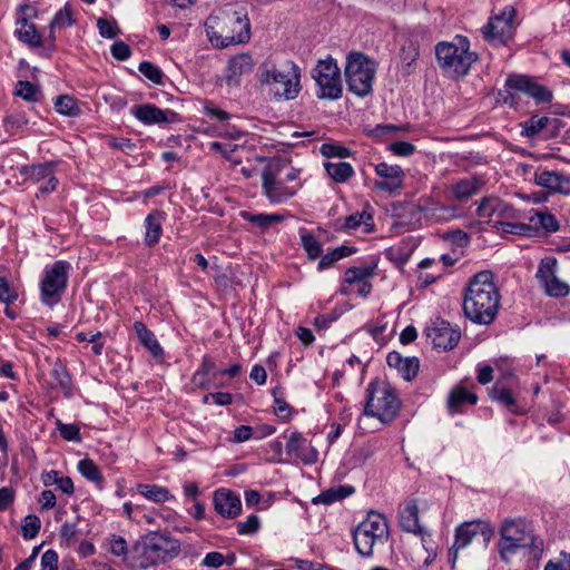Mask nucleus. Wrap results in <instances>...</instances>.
<instances>
[{
  "instance_id": "5",
  "label": "nucleus",
  "mask_w": 570,
  "mask_h": 570,
  "mask_svg": "<svg viewBox=\"0 0 570 570\" xmlns=\"http://www.w3.org/2000/svg\"><path fill=\"white\" fill-rule=\"evenodd\" d=\"M301 70L293 61L279 65L266 62L261 67L259 82L263 91L276 100L295 99L301 91Z\"/></svg>"
},
{
  "instance_id": "38",
  "label": "nucleus",
  "mask_w": 570,
  "mask_h": 570,
  "mask_svg": "<svg viewBox=\"0 0 570 570\" xmlns=\"http://www.w3.org/2000/svg\"><path fill=\"white\" fill-rule=\"evenodd\" d=\"M299 238L301 244L305 252L307 253V256L311 259H316L321 257L323 253V246L320 240L316 239V237L307 229L301 228L299 229Z\"/></svg>"
},
{
  "instance_id": "39",
  "label": "nucleus",
  "mask_w": 570,
  "mask_h": 570,
  "mask_svg": "<svg viewBox=\"0 0 570 570\" xmlns=\"http://www.w3.org/2000/svg\"><path fill=\"white\" fill-rule=\"evenodd\" d=\"M531 225L541 227L546 232L553 233L559 229V222L554 215L549 212L538 210L529 218Z\"/></svg>"
},
{
  "instance_id": "36",
  "label": "nucleus",
  "mask_w": 570,
  "mask_h": 570,
  "mask_svg": "<svg viewBox=\"0 0 570 570\" xmlns=\"http://www.w3.org/2000/svg\"><path fill=\"white\" fill-rule=\"evenodd\" d=\"M45 487L57 485L63 493L71 495L75 492L73 482L69 476H62L59 471L51 470L41 474Z\"/></svg>"
},
{
  "instance_id": "45",
  "label": "nucleus",
  "mask_w": 570,
  "mask_h": 570,
  "mask_svg": "<svg viewBox=\"0 0 570 570\" xmlns=\"http://www.w3.org/2000/svg\"><path fill=\"white\" fill-rule=\"evenodd\" d=\"M78 471L88 481L99 483L102 481V474L98 465L91 459H82L78 462Z\"/></svg>"
},
{
  "instance_id": "19",
  "label": "nucleus",
  "mask_w": 570,
  "mask_h": 570,
  "mask_svg": "<svg viewBox=\"0 0 570 570\" xmlns=\"http://www.w3.org/2000/svg\"><path fill=\"white\" fill-rule=\"evenodd\" d=\"M533 181L550 194L570 196V175L568 174L557 170H538L534 173Z\"/></svg>"
},
{
  "instance_id": "63",
  "label": "nucleus",
  "mask_w": 570,
  "mask_h": 570,
  "mask_svg": "<svg viewBox=\"0 0 570 570\" xmlns=\"http://www.w3.org/2000/svg\"><path fill=\"white\" fill-rule=\"evenodd\" d=\"M543 570H570V553L562 552L558 560H550Z\"/></svg>"
},
{
  "instance_id": "6",
  "label": "nucleus",
  "mask_w": 570,
  "mask_h": 570,
  "mask_svg": "<svg viewBox=\"0 0 570 570\" xmlns=\"http://www.w3.org/2000/svg\"><path fill=\"white\" fill-rule=\"evenodd\" d=\"M470 47V40L462 35H456L451 41H441L435 46L436 62L444 75L459 79L469 73L479 58Z\"/></svg>"
},
{
  "instance_id": "43",
  "label": "nucleus",
  "mask_w": 570,
  "mask_h": 570,
  "mask_svg": "<svg viewBox=\"0 0 570 570\" xmlns=\"http://www.w3.org/2000/svg\"><path fill=\"white\" fill-rule=\"evenodd\" d=\"M55 108L57 112L68 117H76L80 114L77 100L68 95L57 97Z\"/></svg>"
},
{
  "instance_id": "8",
  "label": "nucleus",
  "mask_w": 570,
  "mask_h": 570,
  "mask_svg": "<svg viewBox=\"0 0 570 570\" xmlns=\"http://www.w3.org/2000/svg\"><path fill=\"white\" fill-rule=\"evenodd\" d=\"M400 410V400L394 389L384 381H373L367 386L364 407L366 416L377 417L382 423H390Z\"/></svg>"
},
{
  "instance_id": "7",
  "label": "nucleus",
  "mask_w": 570,
  "mask_h": 570,
  "mask_svg": "<svg viewBox=\"0 0 570 570\" xmlns=\"http://www.w3.org/2000/svg\"><path fill=\"white\" fill-rule=\"evenodd\" d=\"M279 161L268 164L262 171V193L272 204H283L296 195L302 184L299 170L289 168L283 176Z\"/></svg>"
},
{
  "instance_id": "17",
  "label": "nucleus",
  "mask_w": 570,
  "mask_h": 570,
  "mask_svg": "<svg viewBox=\"0 0 570 570\" xmlns=\"http://www.w3.org/2000/svg\"><path fill=\"white\" fill-rule=\"evenodd\" d=\"M505 87L528 95L537 104H549L553 98L550 89L533 81L528 76H510L505 80Z\"/></svg>"
},
{
  "instance_id": "14",
  "label": "nucleus",
  "mask_w": 570,
  "mask_h": 570,
  "mask_svg": "<svg viewBox=\"0 0 570 570\" xmlns=\"http://www.w3.org/2000/svg\"><path fill=\"white\" fill-rule=\"evenodd\" d=\"M493 535V528L488 521L473 520L463 522L455 529L454 542L449 550V561L454 566L459 551L466 548L476 537H481L487 546Z\"/></svg>"
},
{
  "instance_id": "30",
  "label": "nucleus",
  "mask_w": 570,
  "mask_h": 570,
  "mask_svg": "<svg viewBox=\"0 0 570 570\" xmlns=\"http://www.w3.org/2000/svg\"><path fill=\"white\" fill-rule=\"evenodd\" d=\"M134 330L140 343L151 353L153 356L159 357L164 354V350L158 343L155 334L140 321L134 323Z\"/></svg>"
},
{
  "instance_id": "60",
  "label": "nucleus",
  "mask_w": 570,
  "mask_h": 570,
  "mask_svg": "<svg viewBox=\"0 0 570 570\" xmlns=\"http://www.w3.org/2000/svg\"><path fill=\"white\" fill-rule=\"evenodd\" d=\"M259 519L256 514H250L244 522L238 523L239 534H253L259 529Z\"/></svg>"
},
{
  "instance_id": "55",
  "label": "nucleus",
  "mask_w": 570,
  "mask_h": 570,
  "mask_svg": "<svg viewBox=\"0 0 570 570\" xmlns=\"http://www.w3.org/2000/svg\"><path fill=\"white\" fill-rule=\"evenodd\" d=\"M97 27L99 29V35L107 39H114L120 33V30H119L116 21H110V20L100 18L97 22Z\"/></svg>"
},
{
  "instance_id": "49",
  "label": "nucleus",
  "mask_w": 570,
  "mask_h": 570,
  "mask_svg": "<svg viewBox=\"0 0 570 570\" xmlns=\"http://www.w3.org/2000/svg\"><path fill=\"white\" fill-rule=\"evenodd\" d=\"M29 120L22 111H14L4 118L6 130L10 134L26 127Z\"/></svg>"
},
{
  "instance_id": "42",
  "label": "nucleus",
  "mask_w": 570,
  "mask_h": 570,
  "mask_svg": "<svg viewBox=\"0 0 570 570\" xmlns=\"http://www.w3.org/2000/svg\"><path fill=\"white\" fill-rule=\"evenodd\" d=\"M352 493V488L347 489L346 487H337V488H331L324 492H322L320 495L315 497L312 502L314 504H331L335 501H338L341 499H344L348 494Z\"/></svg>"
},
{
  "instance_id": "23",
  "label": "nucleus",
  "mask_w": 570,
  "mask_h": 570,
  "mask_svg": "<svg viewBox=\"0 0 570 570\" xmlns=\"http://www.w3.org/2000/svg\"><path fill=\"white\" fill-rule=\"evenodd\" d=\"M214 507L224 518H236L242 510L240 500L232 491L219 489L214 493Z\"/></svg>"
},
{
  "instance_id": "62",
  "label": "nucleus",
  "mask_w": 570,
  "mask_h": 570,
  "mask_svg": "<svg viewBox=\"0 0 570 570\" xmlns=\"http://www.w3.org/2000/svg\"><path fill=\"white\" fill-rule=\"evenodd\" d=\"M41 570H58V553L49 549L41 556Z\"/></svg>"
},
{
  "instance_id": "46",
  "label": "nucleus",
  "mask_w": 570,
  "mask_h": 570,
  "mask_svg": "<svg viewBox=\"0 0 570 570\" xmlns=\"http://www.w3.org/2000/svg\"><path fill=\"white\" fill-rule=\"evenodd\" d=\"M73 23L71 7L69 3H66L63 8L56 12L49 27L50 29H63L71 27Z\"/></svg>"
},
{
  "instance_id": "61",
  "label": "nucleus",
  "mask_w": 570,
  "mask_h": 570,
  "mask_svg": "<svg viewBox=\"0 0 570 570\" xmlns=\"http://www.w3.org/2000/svg\"><path fill=\"white\" fill-rule=\"evenodd\" d=\"M110 52L115 59L125 61L130 57L131 49L126 42L119 40L111 45Z\"/></svg>"
},
{
  "instance_id": "13",
  "label": "nucleus",
  "mask_w": 570,
  "mask_h": 570,
  "mask_svg": "<svg viewBox=\"0 0 570 570\" xmlns=\"http://www.w3.org/2000/svg\"><path fill=\"white\" fill-rule=\"evenodd\" d=\"M515 13L513 7L507 6L500 14L490 17L481 29L484 40L492 46L507 45L513 37Z\"/></svg>"
},
{
  "instance_id": "52",
  "label": "nucleus",
  "mask_w": 570,
  "mask_h": 570,
  "mask_svg": "<svg viewBox=\"0 0 570 570\" xmlns=\"http://www.w3.org/2000/svg\"><path fill=\"white\" fill-rule=\"evenodd\" d=\"M110 552L114 556L122 557L130 562V551H128L127 542L119 535H112L109 541Z\"/></svg>"
},
{
  "instance_id": "29",
  "label": "nucleus",
  "mask_w": 570,
  "mask_h": 570,
  "mask_svg": "<svg viewBox=\"0 0 570 570\" xmlns=\"http://www.w3.org/2000/svg\"><path fill=\"white\" fill-rule=\"evenodd\" d=\"M163 222L164 214L161 212L155 210L147 215L145 219V242L147 246L151 247L159 242L163 234Z\"/></svg>"
},
{
  "instance_id": "2",
  "label": "nucleus",
  "mask_w": 570,
  "mask_h": 570,
  "mask_svg": "<svg viewBox=\"0 0 570 570\" xmlns=\"http://www.w3.org/2000/svg\"><path fill=\"white\" fill-rule=\"evenodd\" d=\"M498 550L504 562L521 550L528 552L529 558L539 560L543 552V542L534 535L531 523L524 519H507L500 527Z\"/></svg>"
},
{
  "instance_id": "31",
  "label": "nucleus",
  "mask_w": 570,
  "mask_h": 570,
  "mask_svg": "<svg viewBox=\"0 0 570 570\" xmlns=\"http://www.w3.org/2000/svg\"><path fill=\"white\" fill-rule=\"evenodd\" d=\"M50 377L53 386L59 387L65 397L70 399L72 396V381L65 365L60 362H56L50 371Z\"/></svg>"
},
{
  "instance_id": "54",
  "label": "nucleus",
  "mask_w": 570,
  "mask_h": 570,
  "mask_svg": "<svg viewBox=\"0 0 570 570\" xmlns=\"http://www.w3.org/2000/svg\"><path fill=\"white\" fill-rule=\"evenodd\" d=\"M57 429L60 433V435L67 440V441H75L80 442L81 435H80V429L76 424H66L61 421L57 422Z\"/></svg>"
},
{
  "instance_id": "20",
  "label": "nucleus",
  "mask_w": 570,
  "mask_h": 570,
  "mask_svg": "<svg viewBox=\"0 0 570 570\" xmlns=\"http://www.w3.org/2000/svg\"><path fill=\"white\" fill-rule=\"evenodd\" d=\"M375 173L382 178L376 180L374 187L379 190L393 193L403 186L405 174L397 165H389L387 163H379L375 165Z\"/></svg>"
},
{
  "instance_id": "59",
  "label": "nucleus",
  "mask_w": 570,
  "mask_h": 570,
  "mask_svg": "<svg viewBox=\"0 0 570 570\" xmlns=\"http://www.w3.org/2000/svg\"><path fill=\"white\" fill-rule=\"evenodd\" d=\"M321 153L323 156L328 157V158H334V157L345 158V157H348L351 154L350 149H347L343 146L333 145V144L322 145Z\"/></svg>"
},
{
  "instance_id": "35",
  "label": "nucleus",
  "mask_w": 570,
  "mask_h": 570,
  "mask_svg": "<svg viewBox=\"0 0 570 570\" xmlns=\"http://www.w3.org/2000/svg\"><path fill=\"white\" fill-rule=\"evenodd\" d=\"M137 491L140 495L155 503H164L174 499V495L166 487L158 484H138Z\"/></svg>"
},
{
  "instance_id": "57",
  "label": "nucleus",
  "mask_w": 570,
  "mask_h": 570,
  "mask_svg": "<svg viewBox=\"0 0 570 570\" xmlns=\"http://www.w3.org/2000/svg\"><path fill=\"white\" fill-rule=\"evenodd\" d=\"M494 206V217L499 219H512L515 217V210L510 204L495 197Z\"/></svg>"
},
{
  "instance_id": "11",
  "label": "nucleus",
  "mask_w": 570,
  "mask_h": 570,
  "mask_svg": "<svg viewBox=\"0 0 570 570\" xmlns=\"http://www.w3.org/2000/svg\"><path fill=\"white\" fill-rule=\"evenodd\" d=\"M316 85V96L320 99L336 100L342 96L341 71L332 57L318 60L312 73Z\"/></svg>"
},
{
  "instance_id": "12",
  "label": "nucleus",
  "mask_w": 570,
  "mask_h": 570,
  "mask_svg": "<svg viewBox=\"0 0 570 570\" xmlns=\"http://www.w3.org/2000/svg\"><path fill=\"white\" fill-rule=\"evenodd\" d=\"M70 264L66 261H57L47 266L41 281V302L45 305L53 306L61 299L68 285V272Z\"/></svg>"
},
{
  "instance_id": "34",
  "label": "nucleus",
  "mask_w": 570,
  "mask_h": 570,
  "mask_svg": "<svg viewBox=\"0 0 570 570\" xmlns=\"http://www.w3.org/2000/svg\"><path fill=\"white\" fill-rule=\"evenodd\" d=\"M372 275L368 267H353L345 272V284L341 287L343 295H351L354 292V285L361 282H367Z\"/></svg>"
},
{
  "instance_id": "33",
  "label": "nucleus",
  "mask_w": 570,
  "mask_h": 570,
  "mask_svg": "<svg viewBox=\"0 0 570 570\" xmlns=\"http://www.w3.org/2000/svg\"><path fill=\"white\" fill-rule=\"evenodd\" d=\"M16 23L21 26L16 31L20 41L31 47L42 46V37L33 23L26 22L24 18H17Z\"/></svg>"
},
{
  "instance_id": "58",
  "label": "nucleus",
  "mask_w": 570,
  "mask_h": 570,
  "mask_svg": "<svg viewBox=\"0 0 570 570\" xmlns=\"http://www.w3.org/2000/svg\"><path fill=\"white\" fill-rule=\"evenodd\" d=\"M494 200L495 197H483L478 204L476 215L488 219L494 217Z\"/></svg>"
},
{
  "instance_id": "18",
  "label": "nucleus",
  "mask_w": 570,
  "mask_h": 570,
  "mask_svg": "<svg viewBox=\"0 0 570 570\" xmlns=\"http://www.w3.org/2000/svg\"><path fill=\"white\" fill-rule=\"evenodd\" d=\"M131 115L146 126L171 124L178 119L177 112L160 109L153 104H141L131 107Z\"/></svg>"
},
{
  "instance_id": "47",
  "label": "nucleus",
  "mask_w": 570,
  "mask_h": 570,
  "mask_svg": "<svg viewBox=\"0 0 570 570\" xmlns=\"http://www.w3.org/2000/svg\"><path fill=\"white\" fill-rule=\"evenodd\" d=\"M41 521L36 514H28L21 524V534L26 540L36 538L39 533Z\"/></svg>"
},
{
  "instance_id": "22",
  "label": "nucleus",
  "mask_w": 570,
  "mask_h": 570,
  "mask_svg": "<svg viewBox=\"0 0 570 570\" xmlns=\"http://www.w3.org/2000/svg\"><path fill=\"white\" fill-rule=\"evenodd\" d=\"M286 451L289 455L301 460L304 464H313L318 459L317 450L297 431L289 434Z\"/></svg>"
},
{
  "instance_id": "51",
  "label": "nucleus",
  "mask_w": 570,
  "mask_h": 570,
  "mask_svg": "<svg viewBox=\"0 0 570 570\" xmlns=\"http://www.w3.org/2000/svg\"><path fill=\"white\" fill-rule=\"evenodd\" d=\"M38 88L30 81H18L16 86V95L27 101H37Z\"/></svg>"
},
{
  "instance_id": "64",
  "label": "nucleus",
  "mask_w": 570,
  "mask_h": 570,
  "mask_svg": "<svg viewBox=\"0 0 570 570\" xmlns=\"http://www.w3.org/2000/svg\"><path fill=\"white\" fill-rule=\"evenodd\" d=\"M390 150L397 156H410L414 153L415 147L409 141H395L390 145Z\"/></svg>"
},
{
  "instance_id": "27",
  "label": "nucleus",
  "mask_w": 570,
  "mask_h": 570,
  "mask_svg": "<svg viewBox=\"0 0 570 570\" xmlns=\"http://www.w3.org/2000/svg\"><path fill=\"white\" fill-rule=\"evenodd\" d=\"M400 525L409 533L420 534L422 527L419 523V508L415 501H409L400 511Z\"/></svg>"
},
{
  "instance_id": "21",
  "label": "nucleus",
  "mask_w": 570,
  "mask_h": 570,
  "mask_svg": "<svg viewBox=\"0 0 570 570\" xmlns=\"http://www.w3.org/2000/svg\"><path fill=\"white\" fill-rule=\"evenodd\" d=\"M417 209L423 213L425 218L434 222L450 220L458 216L454 206L444 205L432 196L421 197L417 200Z\"/></svg>"
},
{
  "instance_id": "37",
  "label": "nucleus",
  "mask_w": 570,
  "mask_h": 570,
  "mask_svg": "<svg viewBox=\"0 0 570 570\" xmlns=\"http://www.w3.org/2000/svg\"><path fill=\"white\" fill-rule=\"evenodd\" d=\"M324 167L328 176L338 184L347 181L354 175L352 165L345 161H326Z\"/></svg>"
},
{
  "instance_id": "25",
  "label": "nucleus",
  "mask_w": 570,
  "mask_h": 570,
  "mask_svg": "<svg viewBox=\"0 0 570 570\" xmlns=\"http://www.w3.org/2000/svg\"><path fill=\"white\" fill-rule=\"evenodd\" d=\"M386 363L395 368L406 380H413L419 372L420 362L417 357H403L399 352L392 351L386 356Z\"/></svg>"
},
{
  "instance_id": "40",
  "label": "nucleus",
  "mask_w": 570,
  "mask_h": 570,
  "mask_svg": "<svg viewBox=\"0 0 570 570\" xmlns=\"http://www.w3.org/2000/svg\"><path fill=\"white\" fill-rule=\"evenodd\" d=\"M491 397L504 405L511 413H520L519 406L509 389L495 384L492 389Z\"/></svg>"
},
{
  "instance_id": "24",
  "label": "nucleus",
  "mask_w": 570,
  "mask_h": 570,
  "mask_svg": "<svg viewBox=\"0 0 570 570\" xmlns=\"http://www.w3.org/2000/svg\"><path fill=\"white\" fill-rule=\"evenodd\" d=\"M254 60L249 53H240L229 59L225 79L228 86H237L244 75L252 72Z\"/></svg>"
},
{
  "instance_id": "32",
  "label": "nucleus",
  "mask_w": 570,
  "mask_h": 570,
  "mask_svg": "<svg viewBox=\"0 0 570 570\" xmlns=\"http://www.w3.org/2000/svg\"><path fill=\"white\" fill-rule=\"evenodd\" d=\"M363 227L364 233H371L374 229L373 216L371 213L363 210L356 212L344 218L341 229L345 232L356 230Z\"/></svg>"
},
{
  "instance_id": "56",
  "label": "nucleus",
  "mask_w": 570,
  "mask_h": 570,
  "mask_svg": "<svg viewBox=\"0 0 570 570\" xmlns=\"http://www.w3.org/2000/svg\"><path fill=\"white\" fill-rule=\"evenodd\" d=\"M497 224L501 225L502 232L513 235H529L532 229L531 225H527L523 223H509L498 220Z\"/></svg>"
},
{
  "instance_id": "16",
  "label": "nucleus",
  "mask_w": 570,
  "mask_h": 570,
  "mask_svg": "<svg viewBox=\"0 0 570 570\" xmlns=\"http://www.w3.org/2000/svg\"><path fill=\"white\" fill-rule=\"evenodd\" d=\"M426 337L434 348L448 351L454 348L460 338L461 332L444 320H435L425 330Z\"/></svg>"
},
{
  "instance_id": "3",
  "label": "nucleus",
  "mask_w": 570,
  "mask_h": 570,
  "mask_svg": "<svg viewBox=\"0 0 570 570\" xmlns=\"http://www.w3.org/2000/svg\"><path fill=\"white\" fill-rule=\"evenodd\" d=\"M180 552V542L163 532H150L137 541L130 550V563L140 569L165 563Z\"/></svg>"
},
{
  "instance_id": "48",
  "label": "nucleus",
  "mask_w": 570,
  "mask_h": 570,
  "mask_svg": "<svg viewBox=\"0 0 570 570\" xmlns=\"http://www.w3.org/2000/svg\"><path fill=\"white\" fill-rule=\"evenodd\" d=\"M138 70L155 85L163 83L164 72L158 66L149 61H141L138 66Z\"/></svg>"
},
{
  "instance_id": "26",
  "label": "nucleus",
  "mask_w": 570,
  "mask_h": 570,
  "mask_svg": "<svg viewBox=\"0 0 570 570\" xmlns=\"http://www.w3.org/2000/svg\"><path fill=\"white\" fill-rule=\"evenodd\" d=\"M483 186L484 180L481 177L469 176L453 183L451 186V193L455 200L463 203L479 194Z\"/></svg>"
},
{
  "instance_id": "10",
  "label": "nucleus",
  "mask_w": 570,
  "mask_h": 570,
  "mask_svg": "<svg viewBox=\"0 0 570 570\" xmlns=\"http://www.w3.org/2000/svg\"><path fill=\"white\" fill-rule=\"evenodd\" d=\"M344 73L348 90L358 97H365L372 92L376 62L362 52H350L346 56Z\"/></svg>"
},
{
  "instance_id": "4",
  "label": "nucleus",
  "mask_w": 570,
  "mask_h": 570,
  "mask_svg": "<svg viewBox=\"0 0 570 570\" xmlns=\"http://www.w3.org/2000/svg\"><path fill=\"white\" fill-rule=\"evenodd\" d=\"M206 35L217 48L245 43L250 38V23L245 13L224 11L209 16L205 22Z\"/></svg>"
},
{
  "instance_id": "53",
  "label": "nucleus",
  "mask_w": 570,
  "mask_h": 570,
  "mask_svg": "<svg viewBox=\"0 0 570 570\" xmlns=\"http://www.w3.org/2000/svg\"><path fill=\"white\" fill-rule=\"evenodd\" d=\"M209 148H210V150L220 153L223 155V157H225L227 160L233 161L234 164L240 163V160H236L233 158V154L238 148V145H236V144L213 141L209 144Z\"/></svg>"
},
{
  "instance_id": "44",
  "label": "nucleus",
  "mask_w": 570,
  "mask_h": 570,
  "mask_svg": "<svg viewBox=\"0 0 570 570\" xmlns=\"http://www.w3.org/2000/svg\"><path fill=\"white\" fill-rule=\"evenodd\" d=\"M549 121V117L534 115L529 120L521 122L522 135L525 137H534L547 127Z\"/></svg>"
},
{
  "instance_id": "9",
  "label": "nucleus",
  "mask_w": 570,
  "mask_h": 570,
  "mask_svg": "<svg viewBox=\"0 0 570 570\" xmlns=\"http://www.w3.org/2000/svg\"><path fill=\"white\" fill-rule=\"evenodd\" d=\"M390 535L385 515L370 511L366 518L353 531L356 551L363 557H371L375 546L384 544Z\"/></svg>"
},
{
  "instance_id": "50",
  "label": "nucleus",
  "mask_w": 570,
  "mask_h": 570,
  "mask_svg": "<svg viewBox=\"0 0 570 570\" xmlns=\"http://www.w3.org/2000/svg\"><path fill=\"white\" fill-rule=\"evenodd\" d=\"M24 173L29 179L40 181L52 176V166L49 164L32 165L27 167Z\"/></svg>"
},
{
  "instance_id": "1",
  "label": "nucleus",
  "mask_w": 570,
  "mask_h": 570,
  "mask_svg": "<svg viewBox=\"0 0 570 570\" xmlns=\"http://www.w3.org/2000/svg\"><path fill=\"white\" fill-rule=\"evenodd\" d=\"M500 306V294L493 274L482 271L473 276L463 298L464 315L476 324H491Z\"/></svg>"
},
{
  "instance_id": "41",
  "label": "nucleus",
  "mask_w": 570,
  "mask_h": 570,
  "mask_svg": "<svg viewBox=\"0 0 570 570\" xmlns=\"http://www.w3.org/2000/svg\"><path fill=\"white\" fill-rule=\"evenodd\" d=\"M242 217L262 229H267L272 225L281 223L284 219L279 214H252L248 212H243Z\"/></svg>"
},
{
  "instance_id": "15",
  "label": "nucleus",
  "mask_w": 570,
  "mask_h": 570,
  "mask_svg": "<svg viewBox=\"0 0 570 570\" xmlns=\"http://www.w3.org/2000/svg\"><path fill=\"white\" fill-rule=\"evenodd\" d=\"M557 267L554 257H544L538 266L535 277L548 296L566 297L570 293V286L557 276Z\"/></svg>"
},
{
  "instance_id": "28",
  "label": "nucleus",
  "mask_w": 570,
  "mask_h": 570,
  "mask_svg": "<svg viewBox=\"0 0 570 570\" xmlns=\"http://www.w3.org/2000/svg\"><path fill=\"white\" fill-rule=\"evenodd\" d=\"M478 396L462 386L454 387L448 397V409L451 414L460 413L466 404H475Z\"/></svg>"
}]
</instances>
